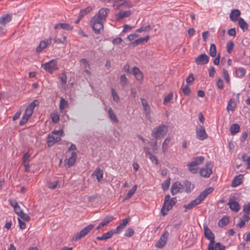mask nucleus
<instances>
[{"instance_id":"1","label":"nucleus","mask_w":250,"mask_h":250,"mask_svg":"<svg viewBox=\"0 0 250 250\" xmlns=\"http://www.w3.org/2000/svg\"><path fill=\"white\" fill-rule=\"evenodd\" d=\"M109 9L106 8H101L98 14L91 20V25L96 34H99L101 30H103L104 23L105 21L107 13Z\"/></svg>"},{"instance_id":"2","label":"nucleus","mask_w":250,"mask_h":250,"mask_svg":"<svg viewBox=\"0 0 250 250\" xmlns=\"http://www.w3.org/2000/svg\"><path fill=\"white\" fill-rule=\"evenodd\" d=\"M176 201L177 199L176 197L170 199V195L169 194L165 196L164 203L161 210V213L163 216H165L167 214L168 211L172 209L173 205L176 204Z\"/></svg>"},{"instance_id":"3","label":"nucleus","mask_w":250,"mask_h":250,"mask_svg":"<svg viewBox=\"0 0 250 250\" xmlns=\"http://www.w3.org/2000/svg\"><path fill=\"white\" fill-rule=\"evenodd\" d=\"M167 131V126L162 124L153 129L151 135L156 139H161L163 138L166 135Z\"/></svg>"},{"instance_id":"4","label":"nucleus","mask_w":250,"mask_h":250,"mask_svg":"<svg viewBox=\"0 0 250 250\" xmlns=\"http://www.w3.org/2000/svg\"><path fill=\"white\" fill-rule=\"evenodd\" d=\"M63 132L62 130H55L52 131V134H49L48 136L47 143L49 146H52L55 143L59 142L61 140V137L62 136Z\"/></svg>"},{"instance_id":"5","label":"nucleus","mask_w":250,"mask_h":250,"mask_svg":"<svg viewBox=\"0 0 250 250\" xmlns=\"http://www.w3.org/2000/svg\"><path fill=\"white\" fill-rule=\"evenodd\" d=\"M205 158L203 156L196 157L193 161L187 165L189 171L192 173H197L198 168L196 167L202 164Z\"/></svg>"},{"instance_id":"6","label":"nucleus","mask_w":250,"mask_h":250,"mask_svg":"<svg viewBox=\"0 0 250 250\" xmlns=\"http://www.w3.org/2000/svg\"><path fill=\"white\" fill-rule=\"evenodd\" d=\"M94 228V225H89L84 229H83L80 232H78L76 235H74L72 238V241L74 242L77 241L81 238L85 236L93 228Z\"/></svg>"},{"instance_id":"7","label":"nucleus","mask_w":250,"mask_h":250,"mask_svg":"<svg viewBox=\"0 0 250 250\" xmlns=\"http://www.w3.org/2000/svg\"><path fill=\"white\" fill-rule=\"evenodd\" d=\"M204 229L205 237L210 241L208 250H213V243H214V235L208 227L207 225H204Z\"/></svg>"},{"instance_id":"8","label":"nucleus","mask_w":250,"mask_h":250,"mask_svg":"<svg viewBox=\"0 0 250 250\" xmlns=\"http://www.w3.org/2000/svg\"><path fill=\"white\" fill-rule=\"evenodd\" d=\"M141 103L144 111V113L146 115V119L149 121L150 123L152 122L151 117L150 114V107L147 101L144 98H141Z\"/></svg>"},{"instance_id":"9","label":"nucleus","mask_w":250,"mask_h":250,"mask_svg":"<svg viewBox=\"0 0 250 250\" xmlns=\"http://www.w3.org/2000/svg\"><path fill=\"white\" fill-rule=\"evenodd\" d=\"M196 137L200 140L203 141L208 138V135L203 125H199L196 128Z\"/></svg>"},{"instance_id":"10","label":"nucleus","mask_w":250,"mask_h":250,"mask_svg":"<svg viewBox=\"0 0 250 250\" xmlns=\"http://www.w3.org/2000/svg\"><path fill=\"white\" fill-rule=\"evenodd\" d=\"M42 67L47 72L52 73L58 69L56 60H52L48 62L42 64Z\"/></svg>"},{"instance_id":"11","label":"nucleus","mask_w":250,"mask_h":250,"mask_svg":"<svg viewBox=\"0 0 250 250\" xmlns=\"http://www.w3.org/2000/svg\"><path fill=\"white\" fill-rule=\"evenodd\" d=\"M212 165L211 163L206 164L205 167L200 169V173L202 177L208 178L212 173Z\"/></svg>"},{"instance_id":"12","label":"nucleus","mask_w":250,"mask_h":250,"mask_svg":"<svg viewBox=\"0 0 250 250\" xmlns=\"http://www.w3.org/2000/svg\"><path fill=\"white\" fill-rule=\"evenodd\" d=\"M133 4L131 2L127 1V0H115V4H114V7L116 9H119L122 8H128L132 7Z\"/></svg>"},{"instance_id":"13","label":"nucleus","mask_w":250,"mask_h":250,"mask_svg":"<svg viewBox=\"0 0 250 250\" xmlns=\"http://www.w3.org/2000/svg\"><path fill=\"white\" fill-rule=\"evenodd\" d=\"M184 186L179 182H176L173 183L171 188V193L174 195L178 193H181L184 190Z\"/></svg>"},{"instance_id":"14","label":"nucleus","mask_w":250,"mask_h":250,"mask_svg":"<svg viewBox=\"0 0 250 250\" xmlns=\"http://www.w3.org/2000/svg\"><path fill=\"white\" fill-rule=\"evenodd\" d=\"M209 58L206 54H201L195 59V62L198 65H203L207 64Z\"/></svg>"},{"instance_id":"15","label":"nucleus","mask_w":250,"mask_h":250,"mask_svg":"<svg viewBox=\"0 0 250 250\" xmlns=\"http://www.w3.org/2000/svg\"><path fill=\"white\" fill-rule=\"evenodd\" d=\"M168 236V233L166 231L160 237L155 246L158 248H162L166 244Z\"/></svg>"},{"instance_id":"16","label":"nucleus","mask_w":250,"mask_h":250,"mask_svg":"<svg viewBox=\"0 0 250 250\" xmlns=\"http://www.w3.org/2000/svg\"><path fill=\"white\" fill-rule=\"evenodd\" d=\"M51 38H49L48 39L41 41L36 48V52L38 53L42 52L44 49L46 48L48 45H50L51 43Z\"/></svg>"},{"instance_id":"17","label":"nucleus","mask_w":250,"mask_h":250,"mask_svg":"<svg viewBox=\"0 0 250 250\" xmlns=\"http://www.w3.org/2000/svg\"><path fill=\"white\" fill-rule=\"evenodd\" d=\"M12 19L11 14H4L0 17V25L5 26L6 24L10 22Z\"/></svg>"},{"instance_id":"18","label":"nucleus","mask_w":250,"mask_h":250,"mask_svg":"<svg viewBox=\"0 0 250 250\" xmlns=\"http://www.w3.org/2000/svg\"><path fill=\"white\" fill-rule=\"evenodd\" d=\"M132 14L131 10L120 11L115 15L116 21L121 20L125 18L129 17Z\"/></svg>"},{"instance_id":"19","label":"nucleus","mask_w":250,"mask_h":250,"mask_svg":"<svg viewBox=\"0 0 250 250\" xmlns=\"http://www.w3.org/2000/svg\"><path fill=\"white\" fill-rule=\"evenodd\" d=\"M213 190V188H206L200 193L197 198L198 199L199 202L201 203L209 194L212 192Z\"/></svg>"},{"instance_id":"20","label":"nucleus","mask_w":250,"mask_h":250,"mask_svg":"<svg viewBox=\"0 0 250 250\" xmlns=\"http://www.w3.org/2000/svg\"><path fill=\"white\" fill-rule=\"evenodd\" d=\"M77 158L76 153L75 152H72L71 156L65 160V163L67 166L70 167L74 165L76 162Z\"/></svg>"},{"instance_id":"21","label":"nucleus","mask_w":250,"mask_h":250,"mask_svg":"<svg viewBox=\"0 0 250 250\" xmlns=\"http://www.w3.org/2000/svg\"><path fill=\"white\" fill-rule=\"evenodd\" d=\"M116 233L115 231L113 229H111L110 231H108L107 232L103 234L101 236H98L97 237L96 239L98 240H106L112 236V235Z\"/></svg>"},{"instance_id":"22","label":"nucleus","mask_w":250,"mask_h":250,"mask_svg":"<svg viewBox=\"0 0 250 250\" xmlns=\"http://www.w3.org/2000/svg\"><path fill=\"white\" fill-rule=\"evenodd\" d=\"M114 219V217L112 216L111 215H108L106 216L104 219L103 220V221L98 225V226L97 227V229H99L102 227L106 226L108 223H109L110 222H111Z\"/></svg>"},{"instance_id":"23","label":"nucleus","mask_w":250,"mask_h":250,"mask_svg":"<svg viewBox=\"0 0 250 250\" xmlns=\"http://www.w3.org/2000/svg\"><path fill=\"white\" fill-rule=\"evenodd\" d=\"M241 12L238 9L232 10L230 13L229 18L232 21H235L238 20V18L240 16Z\"/></svg>"},{"instance_id":"24","label":"nucleus","mask_w":250,"mask_h":250,"mask_svg":"<svg viewBox=\"0 0 250 250\" xmlns=\"http://www.w3.org/2000/svg\"><path fill=\"white\" fill-rule=\"evenodd\" d=\"M132 73L138 81H142L143 76L140 70L137 67H134L132 69Z\"/></svg>"},{"instance_id":"25","label":"nucleus","mask_w":250,"mask_h":250,"mask_svg":"<svg viewBox=\"0 0 250 250\" xmlns=\"http://www.w3.org/2000/svg\"><path fill=\"white\" fill-rule=\"evenodd\" d=\"M230 209L236 212H238L240 209V206L238 202L230 200L228 203Z\"/></svg>"},{"instance_id":"26","label":"nucleus","mask_w":250,"mask_h":250,"mask_svg":"<svg viewBox=\"0 0 250 250\" xmlns=\"http://www.w3.org/2000/svg\"><path fill=\"white\" fill-rule=\"evenodd\" d=\"M149 39V36H146L144 38H140L136 40L134 42H132V44L134 46H137L140 44H143L145 42H147Z\"/></svg>"},{"instance_id":"27","label":"nucleus","mask_w":250,"mask_h":250,"mask_svg":"<svg viewBox=\"0 0 250 250\" xmlns=\"http://www.w3.org/2000/svg\"><path fill=\"white\" fill-rule=\"evenodd\" d=\"M103 171L100 168L96 169L95 171L92 174V176L95 175L98 182H100L103 177Z\"/></svg>"},{"instance_id":"28","label":"nucleus","mask_w":250,"mask_h":250,"mask_svg":"<svg viewBox=\"0 0 250 250\" xmlns=\"http://www.w3.org/2000/svg\"><path fill=\"white\" fill-rule=\"evenodd\" d=\"M129 219L128 218H125L122 221V222L116 228V230H114L116 233H118L121 230L124 229L128 223Z\"/></svg>"},{"instance_id":"29","label":"nucleus","mask_w":250,"mask_h":250,"mask_svg":"<svg viewBox=\"0 0 250 250\" xmlns=\"http://www.w3.org/2000/svg\"><path fill=\"white\" fill-rule=\"evenodd\" d=\"M242 182V175H239L235 177L232 181L231 186L232 187H236L240 185Z\"/></svg>"},{"instance_id":"30","label":"nucleus","mask_w":250,"mask_h":250,"mask_svg":"<svg viewBox=\"0 0 250 250\" xmlns=\"http://www.w3.org/2000/svg\"><path fill=\"white\" fill-rule=\"evenodd\" d=\"M238 21L239 26L244 31L248 29V24L243 19L239 18Z\"/></svg>"},{"instance_id":"31","label":"nucleus","mask_w":250,"mask_h":250,"mask_svg":"<svg viewBox=\"0 0 250 250\" xmlns=\"http://www.w3.org/2000/svg\"><path fill=\"white\" fill-rule=\"evenodd\" d=\"M200 202L198 200V199L196 198L195 199L191 201L190 203L188 204L187 205H185L184 207L187 209H190L194 207L195 206H197V205L199 204Z\"/></svg>"},{"instance_id":"32","label":"nucleus","mask_w":250,"mask_h":250,"mask_svg":"<svg viewBox=\"0 0 250 250\" xmlns=\"http://www.w3.org/2000/svg\"><path fill=\"white\" fill-rule=\"evenodd\" d=\"M171 141V138L170 137H167L165 139L164 142L162 144V150L163 153H165L167 151L168 147V143Z\"/></svg>"},{"instance_id":"33","label":"nucleus","mask_w":250,"mask_h":250,"mask_svg":"<svg viewBox=\"0 0 250 250\" xmlns=\"http://www.w3.org/2000/svg\"><path fill=\"white\" fill-rule=\"evenodd\" d=\"M240 130V126L237 124H232L230 127V132L232 135H234Z\"/></svg>"},{"instance_id":"34","label":"nucleus","mask_w":250,"mask_h":250,"mask_svg":"<svg viewBox=\"0 0 250 250\" xmlns=\"http://www.w3.org/2000/svg\"><path fill=\"white\" fill-rule=\"evenodd\" d=\"M137 188V185H134L131 189H130L127 194H126V196L124 198V200H128L130 199L131 196L135 193V191H136Z\"/></svg>"},{"instance_id":"35","label":"nucleus","mask_w":250,"mask_h":250,"mask_svg":"<svg viewBox=\"0 0 250 250\" xmlns=\"http://www.w3.org/2000/svg\"><path fill=\"white\" fill-rule=\"evenodd\" d=\"M235 107L236 104L234 101L233 99H231L228 103L227 108V110H231V111H233L235 110Z\"/></svg>"},{"instance_id":"36","label":"nucleus","mask_w":250,"mask_h":250,"mask_svg":"<svg viewBox=\"0 0 250 250\" xmlns=\"http://www.w3.org/2000/svg\"><path fill=\"white\" fill-rule=\"evenodd\" d=\"M108 113L109 117L111 120L116 123L118 122V120L116 117V115L115 114L111 108H110L108 109Z\"/></svg>"},{"instance_id":"37","label":"nucleus","mask_w":250,"mask_h":250,"mask_svg":"<svg viewBox=\"0 0 250 250\" xmlns=\"http://www.w3.org/2000/svg\"><path fill=\"white\" fill-rule=\"evenodd\" d=\"M229 222V218L227 216L223 217L218 222V226L220 227H223L226 226Z\"/></svg>"},{"instance_id":"38","label":"nucleus","mask_w":250,"mask_h":250,"mask_svg":"<svg viewBox=\"0 0 250 250\" xmlns=\"http://www.w3.org/2000/svg\"><path fill=\"white\" fill-rule=\"evenodd\" d=\"M184 185L186 188V191L187 193L190 192L193 189V185H192L191 183L188 181H185L184 182Z\"/></svg>"},{"instance_id":"39","label":"nucleus","mask_w":250,"mask_h":250,"mask_svg":"<svg viewBox=\"0 0 250 250\" xmlns=\"http://www.w3.org/2000/svg\"><path fill=\"white\" fill-rule=\"evenodd\" d=\"M209 54V55L212 57H214L216 55V46L213 43H212L210 45Z\"/></svg>"},{"instance_id":"40","label":"nucleus","mask_w":250,"mask_h":250,"mask_svg":"<svg viewBox=\"0 0 250 250\" xmlns=\"http://www.w3.org/2000/svg\"><path fill=\"white\" fill-rule=\"evenodd\" d=\"M92 10V7H87V8L82 9L81 10L79 16H80V18H82L84 15H86L88 13H89Z\"/></svg>"},{"instance_id":"41","label":"nucleus","mask_w":250,"mask_h":250,"mask_svg":"<svg viewBox=\"0 0 250 250\" xmlns=\"http://www.w3.org/2000/svg\"><path fill=\"white\" fill-rule=\"evenodd\" d=\"M67 106V101L63 98H61L60 102V108L61 110H63Z\"/></svg>"},{"instance_id":"42","label":"nucleus","mask_w":250,"mask_h":250,"mask_svg":"<svg viewBox=\"0 0 250 250\" xmlns=\"http://www.w3.org/2000/svg\"><path fill=\"white\" fill-rule=\"evenodd\" d=\"M62 85H65L67 82V76L65 72H63L59 77Z\"/></svg>"},{"instance_id":"43","label":"nucleus","mask_w":250,"mask_h":250,"mask_svg":"<svg viewBox=\"0 0 250 250\" xmlns=\"http://www.w3.org/2000/svg\"><path fill=\"white\" fill-rule=\"evenodd\" d=\"M173 94L172 92L169 93L168 95L164 98L163 101V104L166 105L167 103H169L172 99Z\"/></svg>"},{"instance_id":"44","label":"nucleus","mask_w":250,"mask_h":250,"mask_svg":"<svg viewBox=\"0 0 250 250\" xmlns=\"http://www.w3.org/2000/svg\"><path fill=\"white\" fill-rule=\"evenodd\" d=\"M111 94L113 97V100L114 102L117 103H119L120 101V98L117 93V92L115 91L114 89H112L111 90Z\"/></svg>"},{"instance_id":"45","label":"nucleus","mask_w":250,"mask_h":250,"mask_svg":"<svg viewBox=\"0 0 250 250\" xmlns=\"http://www.w3.org/2000/svg\"><path fill=\"white\" fill-rule=\"evenodd\" d=\"M213 250H225V247L220 243H217L215 245L213 243Z\"/></svg>"},{"instance_id":"46","label":"nucleus","mask_w":250,"mask_h":250,"mask_svg":"<svg viewBox=\"0 0 250 250\" xmlns=\"http://www.w3.org/2000/svg\"><path fill=\"white\" fill-rule=\"evenodd\" d=\"M51 117L53 123H57L60 121V116L56 113H51Z\"/></svg>"},{"instance_id":"47","label":"nucleus","mask_w":250,"mask_h":250,"mask_svg":"<svg viewBox=\"0 0 250 250\" xmlns=\"http://www.w3.org/2000/svg\"><path fill=\"white\" fill-rule=\"evenodd\" d=\"M15 211L19 216L22 213L23 211L21 209L20 206L16 202H15V205L13 206Z\"/></svg>"},{"instance_id":"48","label":"nucleus","mask_w":250,"mask_h":250,"mask_svg":"<svg viewBox=\"0 0 250 250\" xmlns=\"http://www.w3.org/2000/svg\"><path fill=\"white\" fill-rule=\"evenodd\" d=\"M170 183V179L169 178L168 179L166 180L163 184H162V188L164 190H167L168 189Z\"/></svg>"},{"instance_id":"49","label":"nucleus","mask_w":250,"mask_h":250,"mask_svg":"<svg viewBox=\"0 0 250 250\" xmlns=\"http://www.w3.org/2000/svg\"><path fill=\"white\" fill-rule=\"evenodd\" d=\"M234 47V43L232 41H229L227 43V48L228 53H231Z\"/></svg>"},{"instance_id":"50","label":"nucleus","mask_w":250,"mask_h":250,"mask_svg":"<svg viewBox=\"0 0 250 250\" xmlns=\"http://www.w3.org/2000/svg\"><path fill=\"white\" fill-rule=\"evenodd\" d=\"M60 27L68 31L72 30L73 28L68 23H59Z\"/></svg>"},{"instance_id":"51","label":"nucleus","mask_w":250,"mask_h":250,"mask_svg":"<svg viewBox=\"0 0 250 250\" xmlns=\"http://www.w3.org/2000/svg\"><path fill=\"white\" fill-rule=\"evenodd\" d=\"M151 29V27L150 25L144 26H143L140 28L138 29L136 31L138 32H142L143 31H149Z\"/></svg>"},{"instance_id":"52","label":"nucleus","mask_w":250,"mask_h":250,"mask_svg":"<svg viewBox=\"0 0 250 250\" xmlns=\"http://www.w3.org/2000/svg\"><path fill=\"white\" fill-rule=\"evenodd\" d=\"M127 83V79L125 75H122L120 77V83L123 86H125Z\"/></svg>"},{"instance_id":"53","label":"nucleus","mask_w":250,"mask_h":250,"mask_svg":"<svg viewBox=\"0 0 250 250\" xmlns=\"http://www.w3.org/2000/svg\"><path fill=\"white\" fill-rule=\"evenodd\" d=\"M33 112V110L30 108L28 106L27 107V108L25 109L24 116L25 117H28L29 118L30 117V116L32 115V113Z\"/></svg>"},{"instance_id":"54","label":"nucleus","mask_w":250,"mask_h":250,"mask_svg":"<svg viewBox=\"0 0 250 250\" xmlns=\"http://www.w3.org/2000/svg\"><path fill=\"white\" fill-rule=\"evenodd\" d=\"M134 233V231L132 228H128L126 229L125 233V236L126 237H131L132 236Z\"/></svg>"},{"instance_id":"55","label":"nucleus","mask_w":250,"mask_h":250,"mask_svg":"<svg viewBox=\"0 0 250 250\" xmlns=\"http://www.w3.org/2000/svg\"><path fill=\"white\" fill-rule=\"evenodd\" d=\"M30 155L28 153H25L23 154L22 157L23 163H29Z\"/></svg>"},{"instance_id":"56","label":"nucleus","mask_w":250,"mask_h":250,"mask_svg":"<svg viewBox=\"0 0 250 250\" xmlns=\"http://www.w3.org/2000/svg\"><path fill=\"white\" fill-rule=\"evenodd\" d=\"M236 74L238 77H243L245 75L246 71L244 68H239L236 70Z\"/></svg>"},{"instance_id":"57","label":"nucleus","mask_w":250,"mask_h":250,"mask_svg":"<svg viewBox=\"0 0 250 250\" xmlns=\"http://www.w3.org/2000/svg\"><path fill=\"white\" fill-rule=\"evenodd\" d=\"M223 77L227 83H229V77L228 71L225 70H223Z\"/></svg>"},{"instance_id":"58","label":"nucleus","mask_w":250,"mask_h":250,"mask_svg":"<svg viewBox=\"0 0 250 250\" xmlns=\"http://www.w3.org/2000/svg\"><path fill=\"white\" fill-rule=\"evenodd\" d=\"M39 104V102L37 100H34L28 106L34 110L35 107L37 106H38Z\"/></svg>"},{"instance_id":"59","label":"nucleus","mask_w":250,"mask_h":250,"mask_svg":"<svg viewBox=\"0 0 250 250\" xmlns=\"http://www.w3.org/2000/svg\"><path fill=\"white\" fill-rule=\"evenodd\" d=\"M66 38L65 36H63L62 39H59L57 38H55L54 40V42L56 43H64L66 41Z\"/></svg>"},{"instance_id":"60","label":"nucleus","mask_w":250,"mask_h":250,"mask_svg":"<svg viewBox=\"0 0 250 250\" xmlns=\"http://www.w3.org/2000/svg\"><path fill=\"white\" fill-rule=\"evenodd\" d=\"M19 216L26 221H29L30 220V216L27 214L23 212H22Z\"/></svg>"},{"instance_id":"61","label":"nucleus","mask_w":250,"mask_h":250,"mask_svg":"<svg viewBox=\"0 0 250 250\" xmlns=\"http://www.w3.org/2000/svg\"><path fill=\"white\" fill-rule=\"evenodd\" d=\"M182 90L184 94L185 95H188L191 92V90L188 85L184 86Z\"/></svg>"},{"instance_id":"62","label":"nucleus","mask_w":250,"mask_h":250,"mask_svg":"<svg viewBox=\"0 0 250 250\" xmlns=\"http://www.w3.org/2000/svg\"><path fill=\"white\" fill-rule=\"evenodd\" d=\"M243 210L246 214H250V203L244 206Z\"/></svg>"},{"instance_id":"63","label":"nucleus","mask_w":250,"mask_h":250,"mask_svg":"<svg viewBox=\"0 0 250 250\" xmlns=\"http://www.w3.org/2000/svg\"><path fill=\"white\" fill-rule=\"evenodd\" d=\"M194 81V78L192 74H190L189 76L187 78L186 82L188 84H190Z\"/></svg>"},{"instance_id":"64","label":"nucleus","mask_w":250,"mask_h":250,"mask_svg":"<svg viewBox=\"0 0 250 250\" xmlns=\"http://www.w3.org/2000/svg\"><path fill=\"white\" fill-rule=\"evenodd\" d=\"M58 183H59L58 181H56L54 183L49 182L48 183V188L50 189H54L56 188Z\"/></svg>"}]
</instances>
